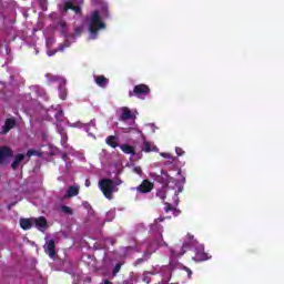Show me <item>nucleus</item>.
Wrapping results in <instances>:
<instances>
[{"label": "nucleus", "instance_id": "nucleus-1", "mask_svg": "<svg viewBox=\"0 0 284 284\" xmlns=\"http://www.w3.org/2000/svg\"><path fill=\"white\" fill-rule=\"evenodd\" d=\"M99 187L109 201H112L114 192H119V189L116 187V182L112 179H102L99 181Z\"/></svg>", "mask_w": 284, "mask_h": 284}, {"label": "nucleus", "instance_id": "nucleus-2", "mask_svg": "<svg viewBox=\"0 0 284 284\" xmlns=\"http://www.w3.org/2000/svg\"><path fill=\"white\" fill-rule=\"evenodd\" d=\"M103 28H105V23L101 21V14L99 13V10H95L91 13L89 21V32H91V34H98L99 30H102Z\"/></svg>", "mask_w": 284, "mask_h": 284}, {"label": "nucleus", "instance_id": "nucleus-3", "mask_svg": "<svg viewBox=\"0 0 284 284\" xmlns=\"http://www.w3.org/2000/svg\"><path fill=\"white\" fill-rule=\"evenodd\" d=\"M186 241L182 244V247L179 248H171V256L172 258H179V256H183V254H185L186 250H189L190 247V243H194V235L192 234H187L186 235Z\"/></svg>", "mask_w": 284, "mask_h": 284}, {"label": "nucleus", "instance_id": "nucleus-4", "mask_svg": "<svg viewBox=\"0 0 284 284\" xmlns=\"http://www.w3.org/2000/svg\"><path fill=\"white\" fill-rule=\"evenodd\" d=\"M151 90L148 84H138L133 88L132 91H129V97L132 99V97H136L138 99H143V97H148L150 94Z\"/></svg>", "mask_w": 284, "mask_h": 284}, {"label": "nucleus", "instance_id": "nucleus-5", "mask_svg": "<svg viewBox=\"0 0 284 284\" xmlns=\"http://www.w3.org/2000/svg\"><path fill=\"white\" fill-rule=\"evenodd\" d=\"M139 194H150L154 190V183L150 180H143L142 183L135 189Z\"/></svg>", "mask_w": 284, "mask_h": 284}, {"label": "nucleus", "instance_id": "nucleus-6", "mask_svg": "<svg viewBox=\"0 0 284 284\" xmlns=\"http://www.w3.org/2000/svg\"><path fill=\"white\" fill-rule=\"evenodd\" d=\"M14 156V151L10 146H0V165L6 163V159H12Z\"/></svg>", "mask_w": 284, "mask_h": 284}, {"label": "nucleus", "instance_id": "nucleus-7", "mask_svg": "<svg viewBox=\"0 0 284 284\" xmlns=\"http://www.w3.org/2000/svg\"><path fill=\"white\" fill-rule=\"evenodd\" d=\"M194 252H195V255L193 256V261H195L196 263H201L203 261H210V258H212V256L205 253L203 247H197L194 250Z\"/></svg>", "mask_w": 284, "mask_h": 284}, {"label": "nucleus", "instance_id": "nucleus-8", "mask_svg": "<svg viewBox=\"0 0 284 284\" xmlns=\"http://www.w3.org/2000/svg\"><path fill=\"white\" fill-rule=\"evenodd\" d=\"M44 252L45 254H49L50 258H54V256H57V243L54 240H49L44 247Z\"/></svg>", "mask_w": 284, "mask_h": 284}, {"label": "nucleus", "instance_id": "nucleus-9", "mask_svg": "<svg viewBox=\"0 0 284 284\" xmlns=\"http://www.w3.org/2000/svg\"><path fill=\"white\" fill-rule=\"evenodd\" d=\"M13 128H17V120H14V118H8L4 121L1 134H8V132H10V130H13Z\"/></svg>", "mask_w": 284, "mask_h": 284}, {"label": "nucleus", "instance_id": "nucleus-10", "mask_svg": "<svg viewBox=\"0 0 284 284\" xmlns=\"http://www.w3.org/2000/svg\"><path fill=\"white\" fill-rule=\"evenodd\" d=\"M33 223L40 232H43V230H48V220L45 219V216H39L33 219Z\"/></svg>", "mask_w": 284, "mask_h": 284}, {"label": "nucleus", "instance_id": "nucleus-11", "mask_svg": "<svg viewBox=\"0 0 284 284\" xmlns=\"http://www.w3.org/2000/svg\"><path fill=\"white\" fill-rule=\"evenodd\" d=\"M121 116L120 121H130V119H135V116L132 114V111L128 106L120 108Z\"/></svg>", "mask_w": 284, "mask_h": 284}, {"label": "nucleus", "instance_id": "nucleus-12", "mask_svg": "<svg viewBox=\"0 0 284 284\" xmlns=\"http://www.w3.org/2000/svg\"><path fill=\"white\" fill-rule=\"evenodd\" d=\"M156 250H159V245L149 244L145 252L143 253V258H145V261H150L152 254H154V252H156Z\"/></svg>", "mask_w": 284, "mask_h": 284}, {"label": "nucleus", "instance_id": "nucleus-13", "mask_svg": "<svg viewBox=\"0 0 284 284\" xmlns=\"http://www.w3.org/2000/svg\"><path fill=\"white\" fill-rule=\"evenodd\" d=\"M68 10H72L77 14H81V7L75 6L72 1L64 2V12H68Z\"/></svg>", "mask_w": 284, "mask_h": 284}, {"label": "nucleus", "instance_id": "nucleus-14", "mask_svg": "<svg viewBox=\"0 0 284 284\" xmlns=\"http://www.w3.org/2000/svg\"><path fill=\"white\" fill-rule=\"evenodd\" d=\"M141 152H146V153L159 152V149L156 148V145L152 144L150 141L144 140Z\"/></svg>", "mask_w": 284, "mask_h": 284}, {"label": "nucleus", "instance_id": "nucleus-15", "mask_svg": "<svg viewBox=\"0 0 284 284\" xmlns=\"http://www.w3.org/2000/svg\"><path fill=\"white\" fill-rule=\"evenodd\" d=\"M72 196H79V186L71 185L68 187L64 199H72Z\"/></svg>", "mask_w": 284, "mask_h": 284}, {"label": "nucleus", "instance_id": "nucleus-16", "mask_svg": "<svg viewBox=\"0 0 284 284\" xmlns=\"http://www.w3.org/2000/svg\"><path fill=\"white\" fill-rule=\"evenodd\" d=\"M105 143L110 148L116 149V148H119V138H116V135H109L105 139Z\"/></svg>", "mask_w": 284, "mask_h": 284}, {"label": "nucleus", "instance_id": "nucleus-17", "mask_svg": "<svg viewBox=\"0 0 284 284\" xmlns=\"http://www.w3.org/2000/svg\"><path fill=\"white\" fill-rule=\"evenodd\" d=\"M23 159H26V155L23 153L17 154L11 164L12 170H17L19 168V165H21V163H23Z\"/></svg>", "mask_w": 284, "mask_h": 284}, {"label": "nucleus", "instance_id": "nucleus-18", "mask_svg": "<svg viewBox=\"0 0 284 284\" xmlns=\"http://www.w3.org/2000/svg\"><path fill=\"white\" fill-rule=\"evenodd\" d=\"M94 81H95L97 85H99V88H105L108 85V83H110V80H108V78H105V75H97L94 78Z\"/></svg>", "mask_w": 284, "mask_h": 284}, {"label": "nucleus", "instance_id": "nucleus-19", "mask_svg": "<svg viewBox=\"0 0 284 284\" xmlns=\"http://www.w3.org/2000/svg\"><path fill=\"white\" fill-rule=\"evenodd\" d=\"M120 149L122 150V152L124 154H131L132 156H134V154H136V150L134 149V146H132L130 144H122V145H120Z\"/></svg>", "mask_w": 284, "mask_h": 284}, {"label": "nucleus", "instance_id": "nucleus-20", "mask_svg": "<svg viewBox=\"0 0 284 284\" xmlns=\"http://www.w3.org/2000/svg\"><path fill=\"white\" fill-rule=\"evenodd\" d=\"M20 227L22 230H32V219H20Z\"/></svg>", "mask_w": 284, "mask_h": 284}, {"label": "nucleus", "instance_id": "nucleus-21", "mask_svg": "<svg viewBox=\"0 0 284 284\" xmlns=\"http://www.w3.org/2000/svg\"><path fill=\"white\" fill-rule=\"evenodd\" d=\"M155 196L158 199H161V201H165L166 196H168V191L164 186H162L161 189H159L155 193Z\"/></svg>", "mask_w": 284, "mask_h": 284}, {"label": "nucleus", "instance_id": "nucleus-22", "mask_svg": "<svg viewBox=\"0 0 284 284\" xmlns=\"http://www.w3.org/2000/svg\"><path fill=\"white\" fill-rule=\"evenodd\" d=\"M31 156H39V158H41V156H43V153H41V152H39V151L34 150V149H30V150L27 151V158L31 159Z\"/></svg>", "mask_w": 284, "mask_h": 284}, {"label": "nucleus", "instance_id": "nucleus-23", "mask_svg": "<svg viewBox=\"0 0 284 284\" xmlns=\"http://www.w3.org/2000/svg\"><path fill=\"white\" fill-rule=\"evenodd\" d=\"M61 212H64V214H69L70 216H72V214H74V211H72V207H70L68 205L61 206Z\"/></svg>", "mask_w": 284, "mask_h": 284}, {"label": "nucleus", "instance_id": "nucleus-24", "mask_svg": "<svg viewBox=\"0 0 284 284\" xmlns=\"http://www.w3.org/2000/svg\"><path fill=\"white\" fill-rule=\"evenodd\" d=\"M121 267H123V262H119L115 264V266L113 267V276H116V274L121 272Z\"/></svg>", "mask_w": 284, "mask_h": 284}, {"label": "nucleus", "instance_id": "nucleus-25", "mask_svg": "<svg viewBox=\"0 0 284 284\" xmlns=\"http://www.w3.org/2000/svg\"><path fill=\"white\" fill-rule=\"evenodd\" d=\"M65 48H70V42L65 41L63 44H60L57 49V52H63Z\"/></svg>", "mask_w": 284, "mask_h": 284}, {"label": "nucleus", "instance_id": "nucleus-26", "mask_svg": "<svg viewBox=\"0 0 284 284\" xmlns=\"http://www.w3.org/2000/svg\"><path fill=\"white\" fill-rule=\"evenodd\" d=\"M145 261H148V260H145L144 257H140V258L135 260L134 267H139V265H143V263H145Z\"/></svg>", "mask_w": 284, "mask_h": 284}, {"label": "nucleus", "instance_id": "nucleus-27", "mask_svg": "<svg viewBox=\"0 0 284 284\" xmlns=\"http://www.w3.org/2000/svg\"><path fill=\"white\" fill-rule=\"evenodd\" d=\"M164 212H174V206L170 203H165Z\"/></svg>", "mask_w": 284, "mask_h": 284}, {"label": "nucleus", "instance_id": "nucleus-28", "mask_svg": "<svg viewBox=\"0 0 284 284\" xmlns=\"http://www.w3.org/2000/svg\"><path fill=\"white\" fill-rule=\"evenodd\" d=\"M133 172L134 174H139V175L143 174V170L141 169V166H134Z\"/></svg>", "mask_w": 284, "mask_h": 284}, {"label": "nucleus", "instance_id": "nucleus-29", "mask_svg": "<svg viewBox=\"0 0 284 284\" xmlns=\"http://www.w3.org/2000/svg\"><path fill=\"white\" fill-rule=\"evenodd\" d=\"M142 281H143V283L150 284V283H152V277H150V275H144Z\"/></svg>", "mask_w": 284, "mask_h": 284}, {"label": "nucleus", "instance_id": "nucleus-30", "mask_svg": "<svg viewBox=\"0 0 284 284\" xmlns=\"http://www.w3.org/2000/svg\"><path fill=\"white\" fill-rule=\"evenodd\" d=\"M175 152H176L178 156H183V154H185V152L181 148H175Z\"/></svg>", "mask_w": 284, "mask_h": 284}, {"label": "nucleus", "instance_id": "nucleus-31", "mask_svg": "<svg viewBox=\"0 0 284 284\" xmlns=\"http://www.w3.org/2000/svg\"><path fill=\"white\" fill-rule=\"evenodd\" d=\"M184 272H186L189 278H192V270H190V267L184 266Z\"/></svg>", "mask_w": 284, "mask_h": 284}, {"label": "nucleus", "instance_id": "nucleus-32", "mask_svg": "<svg viewBox=\"0 0 284 284\" xmlns=\"http://www.w3.org/2000/svg\"><path fill=\"white\" fill-rule=\"evenodd\" d=\"M67 27H68V24L65 22H63V21L60 22V28L62 30H65Z\"/></svg>", "mask_w": 284, "mask_h": 284}, {"label": "nucleus", "instance_id": "nucleus-33", "mask_svg": "<svg viewBox=\"0 0 284 284\" xmlns=\"http://www.w3.org/2000/svg\"><path fill=\"white\" fill-rule=\"evenodd\" d=\"M164 159H169L170 154L169 153H162L161 154Z\"/></svg>", "mask_w": 284, "mask_h": 284}, {"label": "nucleus", "instance_id": "nucleus-34", "mask_svg": "<svg viewBox=\"0 0 284 284\" xmlns=\"http://www.w3.org/2000/svg\"><path fill=\"white\" fill-rule=\"evenodd\" d=\"M90 185H91L90 180H85V186H87V187H90Z\"/></svg>", "mask_w": 284, "mask_h": 284}, {"label": "nucleus", "instance_id": "nucleus-35", "mask_svg": "<svg viewBox=\"0 0 284 284\" xmlns=\"http://www.w3.org/2000/svg\"><path fill=\"white\" fill-rule=\"evenodd\" d=\"M60 99H61L62 101H65V94L62 93V94L60 95Z\"/></svg>", "mask_w": 284, "mask_h": 284}, {"label": "nucleus", "instance_id": "nucleus-36", "mask_svg": "<svg viewBox=\"0 0 284 284\" xmlns=\"http://www.w3.org/2000/svg\"><path fill=\"white\" fill-rule=\"evenodd\" d=\"M158 221H159L160 223H163V221H165V217H159Z\"/></svg>", "mask_w": 284, "mask_h": 284}, {"label": "nucleus", "instance_id": "nucleus-37", "mask_svg": "<svg viewBox=\"0 0 284 284\" xmlns=\"http://www.w3.org/2000/svg\"><path fill=\"white\" fill-rule=\"evenodd\" d=\"M122 181L115 182V187L116 185H121Z\"/></svg>", "mask_w": 284, "mask_h": 284}, {"label": "nucleus", "instance_id": "nucleus-38", "mask_svg": "<svg viewBox=\"0 0 284 284\" xmlns=\"http://www.w3.org/2000/svg\"><path fill=\"white\" fill-rule=\"evenodd\" d=\"M104 284H112V282L105 280V281H104Z\"/></svg>", "mask_w": 284, "mask_h": 284}, {"label": "nucleus", "instance_id": "nucleus-39", "mask_svg": "<svg viewBox=\"0 0 284 284\" xmlns=\"http://www.w3.org/2000/svg\"><path fill=\"white\" fill-rule=\"evenodd\" d=\"M179 192H183V187H180V189H179Z\"/></svg>", "mask_w": 284, "mask_h": 284}, {"label": "nucleus", "instance_id": "nucleus-40", "mask_svg": "<svg viewBox=\"0 0 284 284\" xmlns=\"http://www.w3.org/2000/svg\"><path fill=\"white\" fill-rule=\"evenodd\" d=\"M163 245L168 246V243H166V242H163Z\"/></svg>", "mask_w": 284, "mask_h": 284}, {"label": "nucleus", "instance_id": "nucleus-41", "mask_svg": "<svg viewBox=\"0 0 284 284\" xmlns=\"http://www.w3.org/2000/svg\"><path fill=\"white\" fill-rule=\"evenodd\" d=\"M17 205V203H12L11 206Z\"/></svg>", "mask_w": 284, "mask_h": 284}]
</instances>
